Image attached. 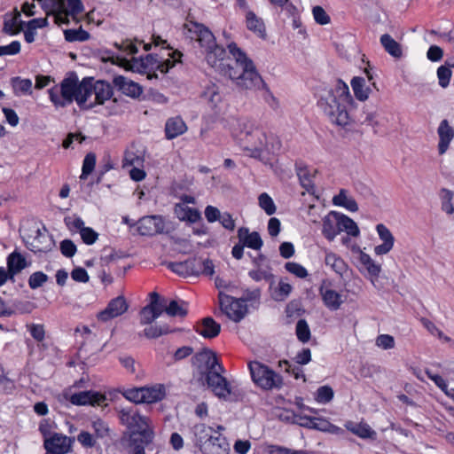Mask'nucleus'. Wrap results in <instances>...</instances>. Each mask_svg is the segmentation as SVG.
Wrapping results in <instances>:
<instances>
[{"label": "nucleus", "mask_w": 454, "mask_h": 454, "mask_svg": "<svg viewBox=\"0 0 454 454\" xmlns=\"http://www.w3.org/2000/svg\"><path fill=\"white\" fill-rule=\"evenodd\" d=\"M186 35L206 49V60L219 74L230 78L242 90H264L274 99L251 59L236 43L228 44L234 59L227 58L226 50L215 43L213 33L203 24L187 20L184 25Z\"/></svg>", "instance_id": "1"}, {"label": "nucleus", "mask_w": 454, "mask_h": 454, "mask_svg": "<svg viewBox=\"0 0 454 454\" xmlns=\"http://www.w3.org/2000/svg\"><path fill=\"white\" fill-rule=\"evenodd\" d=\"M231 136L241 149L251 158L261 159L264 152L278 155L281 151V140L272 132H265L251 121L238 120L231 127Z\"/></svg>", "instance_id": "2"}, {"label": "nucleus", "mask_w": 454, "mask_h": 454, "mask_svg": "<svg viewBox=\"0 0 454 454\" xmlns=\"http://www.w3.org/2000/svg\"><path fill=\"white\" fill-rule=\"evenodd\" d=\"M192 364L198 369L200 380L220 399L226 400L231 394V383L222 375L224 369L214 351L203 349L192 356Z\"/></svg>", "instance_id": "3"}, {"label": "nucleus", "mask_w": 454, "mask_h": 454, "mask_svg": "<svg viewBox=\"0 0 454 454\" xmlns=\"http://www.w3.org/2000/svg\"><path fill=\"white\" fill-rule=\"evenodd\" d=\"M49 98L55 108H64L76 102L81 110H85L90 98L87 77L79 81L75 73H70L59 84L48 90Z\"/></svg>", "instance_id": "4"}, {"label": "nucleus", "mask_w": 454, "mask_h": 454, "mask_svg": "<svg viewBox=\"0 0 454 454\" xmlns=\"http://www.w3.org/2000/svg\"><path fill=\"white\" fill-rule=\"evenodd\" d=\"M317 104L333 123L341 127L349 123L348 106H353L354 99L348 86L341 80H338L334 88L327 90Z\"/></svg>", "instance_id": "5"}, {"label": "nucleus", "mask_w": 454, "mask_h": 454, "mask_svg": "<svg viewBox=\"0 0 454 454\" xmlns=\"http://www.w3.org/2000/svg\"><path fill=\"white\" fill-rule=\"evenodd\" d=\"M169 58L162 59L157 54H148L145 58L140 59H133L131 68L137 70L138 73L146 74L147 78L152 80L157 78L156 71L161 74H166L172 68L176 63L180 62L182 52L176 50L168 53Z\"/></svg>", "instance_id": "6"}, {"label": "nucleus", "mask_w": 454, "mask_h": 454, "mask_svg": "<svg viewBox=\"0 0 454 454\" xmlns=\"http://www.w3.org/2000/svg\"><path fill=\"white\" fill-rule=\"evenodd\" d=\"M212 427L204 424L196 425L194 427V434L196 436V443L200 446L203 454H229L230 445L226 438L221 434L212 436Z\"/></svg>", "instance_id": "7"}, {"label": "nucleus", "mask_w": 454, "mask_h": 454, "mask_svg": "<svg viewBox=\"0 0 454 454\" xmlns=\"http://www.w3.org/2000/svg\"><path fill=\"white\" fill-rule=\"evenodd\" d=\"M252 381L262 390L280 389L283 385V377L268 365L250 361L247 364Z\"/></svg>", "instance_id": "8"}, {"label": "nucleus", "mask_w": 454, "mask_h": 454, "mask_svg": "<svg viewBox=\"0 0 454 454\" xmlns=\"http://www.w3.org/2000/svg\"><path fill=\"white\" fill-rule=\"evenodd\" d=\"M116 411L121 424L126 426L131 434L149 435V430L152 429L148 419L142 416L135 405L116 408Z\"/></svg>", "instance_id": "9"}, {"label": "nucleus", "mask_w": 454, "mask_h": 454, "mask_svg": "<svg viewBox=\"0 0 454 454\" xmlns=\"http://www.w3.org/2000/svg\"><path fill=\"white\" fill-rule=\"evenodd\" d=\"M218 300L222 312L234 322H239L247 313L245 300L233 298L222 291H219Z\"/></svg>", "instance_id": "10"}, {"label": "nucleus", "mask_w": 454, "mask_h": 454, "mask_svg": "<svg viewBox=\"0 0 454 454\" xmlns=\"http://www.w3.org/2000/svg\"><path fill=\"white\" fill-rule=\"evenodd\" d=\"M87 84L90 89V98L92 94H95V100L90 103L87 101L85 110L91 109L98 105H103L114 94L112 85L106 81L98 80L93 82L92 78L87 77Z\"/></svg>", "instance_id": "11"}, {"label": "nucleus", "mask_w": 454, "mask_h": 454, "mask_svg": "<svg viewBox=\"0 0 454 454\" xmlns=\"http://www.w3.org/2000/svg\"><path fill=\"white\" fill-rule=\"evenodd\" d=\"M74 437L54 432L43 441V448L49 454H67L72 451Z\"/></svg>", "instance_id": "12"}, {"label": "nucleus", "mask_w": 454, "mask_h": 454, "mask_svg": "<svg viewBox=\"0 0 454 454\" xmlns=\"http://www.w3.org/2000/svg\"><path fill=\"white\" fill-rule=\"evenodd\" d=\"M137 232L141 236H154L167 233L165 230V220L161 215H146L137 222Z\"/></svg>", "instance_id": "13"}, {"label": "nucleus", "mask_w": 454, "mask_h": 454, "mask_svg": "<svg viewBox=\"0 0 454 454\" xmlns=\"http://www.w3.org/2000/svg\"><path fill=\"white\" fill-rule=\"evenodd\" d=\"M35 236H29L27 239V248L35 254L47 253L54 246L52 237L48 233L46 228H37Z\"/></svg>", "instance_id": "14"}, {"label": "nucleus", "mask_w": 454, "mask_h": 454, "mask_svg": "<svg viewBox=\"0 0 454 454\" xmlns=\"http://www.w3.org/2000/svg\"><path fill=\"white\" fill-rule=\"evenodd\" d=\"M295 171L301 185L309 194L313 195L317 200H318L319 195L317 194L316 186L313 181L317 170L315 168H309V166L301 160H297L295 162Z\"/></svg>", "instance_id": "15"}, {"label": "nucleus", "mask_w": 454, "mask_h": 454, "mask_svg": "<svg viewBox=\"0 0 454 454\" xmlns=\"http://www.w3.org/2000/svg\"><path fill=\"white\" fill-rule=\"evenodd\" d=\"M249 277L254 281H261L262 279L270 283V295L275 301H284V280L280 278L276 286L275 276L268 271L262 270H252L248 272Z\"/></svg>", "instance_id": "16"}, {"label": "nucleus", "mask_w": 454, "mask_h": 454, "mask_svg": "<svg viewBox=\"0 0 454 454\" xmlns=\"http://www.w3.org/2000/svg\"><path fill=\"white\" fill-rule=\"evenodd\" d=\"M64 396L73 405L76 406L100 405L102 403L106 401L105 395L101 394L100 392L93 390L81 391L70 395L69 396L67 394H64Z\"/></svg>", "instance_id": "17"}, {"label": "nucleus", "mask_w": 454, "mask_h": 454, "mask_svg": "<svg viewBox=\"0 0 454 454\" xmlns=\"http://www.w3.org/2000/svg\"><path fill=\"white\" fill-rule=\"evenodd\" d=\"M129 309L126 299L123 296H118L112 299L106 308L101 310L97 317L99 321L107 322L124 314Z\"/></svg>", "instance_id": "18"}, {"label": "nucleus", "mask_w": 454, "mask_h": 454, "mask_svg": "<svg viewBox=\"0 0 454 454\" xmlns=\"http://www.w3.org/2000/svg\"><path fill=\"white\" fill-rule=\"evenodd\" d=\"M43 9H50L55 13L56 20L59 23L69 22V7L67 0H36Z\"/></svg>", "instance_id": "19"}, {"label": "nucleus", "mask_w": 454, "mask_h": 454, "mask_svg": "<svg viewBox=\"0 0 454 454\" xmlns=\"http://www.w3.org/2000/svg\"><path fill=\"white\" fill-rule=\"evenodd\" d=\"M330 286V282L324 280L319 286L318 292L325 306L330 310L335 311L340 308L343 301L341 295L338 292L331 289L329 287Z\"/></svg>", "instance_id": "20"}, {"label": "nucleus", "mask_w": 454, "mask_h": 454, "mask_svg": "<svg viewBox=\"0 0 454 454\" xmlns=\"http://www.w3.org/2000/svg\"><path fill=\"white\" fill-rule=\"evenodd\" d=\"M245 25L247 30L253 33L257 38L267 39V29L264 20L257 16L253 11H247L245 14Z\"/></svg>", "instance_id": "21"}, {"label": "nucleus", "mask_w": 454, "mask_h": 454, "mask_svg": "<svg viewBox=\"0 0 454 454\" xmlns=\"http://www.w3.org/2000/svg\"><path fill=\"white\" fill-rule=\"evenodd\" d=\"M194 331L205 339H214L221 332V325L213 317H207L194 325Z\"/></svg>", "instance_id": "22"}, {"label": "nucleus", "mask_w": 454, "mask_h": 454, "mask_svg": "<svg viewBox=\"0 0 454 454\" xmlns=\"http://www.w3.org/2000/svg\"><path fill=\"white\" fill-rule=\"evenodd\" d=\"M113 83L121 93L134 98H138L143 93V89L137 82L128 80L122 75L114 76Z\"/></svg>", "instance_id": "23"}, {"label": "nucleus", "mask_w": 454, "mask_h": 454, "mask_svg": "<svg viewBox=\"0 0 454 454\" xmlns=\"http://www.w3.org/2000/svg\"><path fill=\"white\" fill-rule=\"evenodd\" d=\"M376 231L380 239L383 241L382 244L374 247V253L377 255H383L390 252L394 247L395 238L389 229L383 223H379L376 226Z\"/></svg>", "instance_id": "24"}, {"label": "nucleus", "mask_w": 454, "mask_h": 454, "mask_svg": "<svg viewBox=\"0 0 454 454\" xmlns=\"http://www.w3.org/2000/svg\"><path fill=\"white\" fill-rule=\"evenodd\" d=\"M188 129L185 121L180 115L170 117L165 123V137L168 140H172L177 137L184 134Z\"/></svg>", "instance_id": "25"}, {"label": "nucleus", "mask_w": 454, "mask_h": 454, "mask_svg": "<svg viewBox=\"0 0 454 454\" xmlns=\"http://www.w3.org/2000/svg\"><path fill=\"white\" fill-rule=\"evenodd\" d=\"M352 250L359 253V262L366 270L368 275L370 276V279L373 284L374 281L377 280L380 277L381 265L375 262L368 254L361 251L358 247H353Z\"/></svg>", "instance_id": "26"}, {"label": "nucleus", "mask_w": 454, "mask_h": 454, "mask_svg": "<svg viewBox=\"0 0 454 454\" xmlns=\"http://www.w3.org/2000/svg\"><path fill=\"white\" fill-rule=\"evenodd\" d=\"M238 239L245 247L254 250H260L263 245L262 239L257 231H249L247 227H240L238 230Z\"/></svg>", "instance_id": "27"}, {"label": "nucleus", "mask_w": 454, "mask_h": 454, "mask_svg": "<svg viewBox=\"0 0 454 454\" xmlns=\"http://www.w3.org/2000/svg\"><path fill=\"white\" fill-rule=\"evenodd\" d=\"M437 133L439 136L438 151L442 155L448 150L450 143L454 137V129L447 120H442L437 129Z\"/></svg>", "instance_id": "28"}, {"label": "nucleus", "mask_w": 454, "mask_h": 454, "mask_svg": "<svg viewBox=\"0 0 454 454\" xmlns=\"http://www.w3.org/2000/svg\"><path fill=\"white\" fill-rule=\"evenodd\" d=\"M196 262L197 257L189 258L183 262H171L168 263V269L179 276H196Z\"/></svg>", "instance_id": "29"}, {"label": "nucleus", "mask_w": 454, "mask_h": 454, "mask_svg": "<svg viewBox=\"0 0 454 454\" xmlns=\"http://www.w3.org/2000/svg\"><path fill=\"white\" fill-rule=\"evenodd\" d=\"M142 403H154L161 401L166 395L163 385L142 387Z\"/></svg>", "instance_id": "30"}, {"label": "nucleus", "mask_w": 454, "mask_h": 454, "mask_svg": "<svg viewBox=\"0 0 454 454\" xmlns=\"http://www.w3.org/2000/svg\"><path fill=\"white\" fill-rule=\"evenodd\" d=\"M20 18V12L14 9L13 16L10 19H4L3 31L9 35H19L25 27V21L21 20Z\"/></svg>", "instance_id": "31"}, {"label": "nucleus", "mask_w": 454, "mask_h": 454, "mask_svg": "<svg viewBox=\"0 0 454 454\" xmlns=\"http://www.w3.org/2000/svg\"><path fill=\"white\" fill-rule=\"evenodd\" d=\"M345 427L347 430L362 439H375L377 435L376 432L364 422L356 423L353 421H348L345 424Z\"/></svg>", "instance_id": "32"}, {"label": "nucleus", "mask_w": 454, "mask_h": 454, "mask_svg": "<svg viewBox=\"0 0 454 454\" xmlns=\"http://www.w3.org/2000/svg\"><path fill=\"white\" fill-rule=\"evenodd\" d=\"M334 211H332L323 220L322 233L329 241H333L334 238L340 234L339 217L333 216Z\"/></svg>", "instance_id": "33"}, {"label": "nucleus", "mask_w": 454, "mask_h": 454, "mask_svg": "<svg viewBox=\"0 0 454 454\" xmlns=\"http://www.w3.org/2000/svg\"><path fill=\"white\" fill-rule=\"evenodd\" d=\"M174 212L180 221L194 223L201 219L200 212L197 208L189 207L183 204H176Z\"/></svg>", "instance_id": "34"}, {"label": "nucleus", "mask_w": 454, "mask_h": 454, "mask_svg": "<svg viewBox=\"0 0 454 454\" xmlns=\"http://www.w3.org/2000/svg\"><path fill=\"white\" fill-rule=\"evenodd\" d=\"M153 436V430H149V435L138 434V433L131 434L130 448L132 454H145V448L152 442Z\"/></svg>", "instance_id": "35"}, {"label": "nucleus", "mask_w": 454, "mask_h": 454, "mask_svg": "<svg viewBox=\"0 0 454 454\" xmlns=\"http://www.w3.org/2000/svg\"><path fill=\"white\" fill-rule=\"evenodd\" d=\"M26 258L19 252L13 251L7 257V270L12 278L27 267Z\"/></svg>", "instance_id": "36"}, {"label": "nucleus", "mask_w": 454, "mask_h": 454, "mask_svg": "<svg viewBox=\"0 0 454 454\" xmlns=\"http://www.w3.org/2000/svg\"><path fill=\"white\" fill-rule=\"evenodd\" d=\"M383 49L393 58L401 59L403 57L402 45L396 42L390 35L384 34L380 39Z\"/></svg>", "instance_id": "37"}, {"label": "nucleus", "mask_w": 454, "mask_h": 454, "mask_svg": "<svg viewBox=\"0 0 454 454\" xmlns=\"http://www.w3.org/2000/svg\"><path fill=\"white\" fill-rule=\"evenodd\" d=\"M333 216L339 217L340 233L345 231L348 235L352 237L359 236V228L353 219L341 213H333Z\"/></svg>", "instance_id": "38"}, {"label": "nucleus", "mask_w": 454, "mask_h": 454, "mask_svg": "<svg viewBox=\"0 0 454 454\" xmlns=\"http://www.w3.org/2000/svg\"><path fill=\"white\" fill-rule=\"evenodd\" d=\"M333 203L335 206L345 207L351 212H356L358 210L356 201L353 198L348 197L347 191L345 189H341L339 194L333 198Z\"/></svg>", "instance_id": "39"}, {"label": "nucleus", "mask_w": 454, "mask_h": 454, "mask_svg": "<svg viewBox=\"0 0 454 454\" xmlns=\"http://www.w3.org/2000/svg\"><path fill=\"white\" fill-rule=\"evenodd\" d=\"M325 262L327 266L339 275H342L347 270V264L343 259L332 252H326Z\"/></svg>", "instance_id": "40"}, {"label": "nucleus", "mask_w": 454, "mask_h": 454, "mask_svg": "<svg viewBox=\"0 0 454 454\" xmlns=\"http://www.w3.org/2000/svg\"><path fill=\"white\" fill-rule=\"evenodd\" d=\"M351 86L356 99L364 101L368 98L370 89L365 85V80L363 77L355 76L351 80Z\"/></svg>", "instance_id": "41"}, {"label": "nucleus", "mask_w": 454, "mask_h": 454, "mask_svg": "<svg viewBox=\"0 0 454 454\" xmlns=\"http://www.w3.org/2000/svg\"><path fill=\"white\" fill-rule=\"evenodd\" d=\"M176 329L171 328L168 325L164 324L160 325H150L144 329V335L147 339H156L161 335L175 333Z\"/></svg>", "instance_id": "42"}, {"label": "nucleus", "mask_w": 454, "mask_h": 454, "mask_svg": "<svg viewBox=\"0 0 454 454\" xmlns=\"http://www.w3.org/2000/svg\"><path fill=\"white\" fill-rule=\"evenodd\" d=\"M64 38L68 43L86 42L90 38V34L80 27L77 29L64 30Z\"/></svg>", "instance_id": "43"}, {"label": "nucleus", "mask_w": 454, "mask_h": 454, "mask_svg": "<svg viewBox=\"0 0 454 454\" xmlns=\"http://www.w3.org/2000/svg\"><path fill=\"white\" fill-rule=\"evenodd\" d=\"M91 429L93 431V435L96 439L105 440L110 435V429L106 421L101 419H97L91 422Z\"/></svg>", "instance_id": "44"}, {"label": "nucleus", "mask_w": 454, "mask_h": 454, "mask_svg": "<svg viewBox=\"0 0 454 454\" xmlns=\"http://www.w3.org/2000/svg\"><path fill=\"white\" fill-rule=\"evenodd\" d=\"M150 303L148 304L149 308L155 312V315L159 317L163 311L166 312L167 301L165 299H161L160 295L153 292L150 294Z\"/></svg>", "instance_id": "45"}, {"label": "nucleus", "mask_w": 454, "mask_h": 454, "mask_svg": "<svg viewBox=\"0 0 454 454\" xmlns=\"http://www.w3.org/2000/svg\"><path fill=\"white\" fill-rule=\"evenodd\" d=\"M440 198L442 210L448 215H452L454 213V206L452 204L453 192L446 188H442L440 191Z\"/></svg>", "instance_id": "46"}, {"label": "nucleus", "mask_w": 454, "mask_h": 454, "mask_svg": "<svg viewBox=\"0 0 454 454\" xmlns=\"http://www.w3.org/2000/svg\"><path fill=\"white\" fill-rule=\"evenodd\" d=\"M166 313L171 317H184L188 313L187 304L184 301L180 304L178 301L172 300L167 305Z\"/></svg>", "instance_id": "47"}, {"label": "nucleus", "mask_w": 454, "mask_h": 454, "mask_svg": "<svg viewBox=\"0 0 454 454\" xmlns=\"http://www.w3.org/2000/svg\"><path fill=\"white\" fill-rule=\"evenodd\" d=\"M295 333L297 339L302 343H307L310 340V329L305 319L301 318L298 320L295 326Z\"/></svg>", "instance_id": "48"}, {"label": "nucleus", "mask_w": 454, "mask_h": 454, "mask_svg": "<svg viewBox=\"0 0 454 454\" xmlns=\"http://www.w3.org/2000/svg\"><path fill=\"white\" fill-rule=\"evenodd\" d=\"M286 11L290 12L293 16V27L294 29H298V34L302 35L303 38L306 37V29L302 26L300 16L295 12L296 8L293 5V4L289 3V0H286Z\"/></svg>", "instance_id": "49"}, {"label": "nucleus", "mask_w": 454, "mask_h": 454, "mask_svg": "<svg viewBox=\"0 0 454 454\" xmlns=\"http://www.w3.org/2000/svg\"><path fill=\"white\" fill-rule=\"evenodd\" d=\"M196 263V276L204 274L206 276H212L215 273V266L210 259H201L197 257Z\"/></svg>", "instance_id": "50"}, {"label": "nucleus", "mask_w": 454, "mask_h": 454, "mask_svg": "<svg viewBox=\"0 0 454 454\" xmlns=\"http://www.w3.org/2000/svg\"><path fill=\"white\" fill-rule=\"evenodd\" d=\"M334 396V392L333 388L325 385L319 387L315 394V400L319 403H327L333 400Z\"/></svg>", "instance_id": "51"}, {"label": "nucleus", "mask_w": 454, "mask_h": 454, "mask_svg": "<svg viewBox=\"0 0 454 454\" xmlns=\"http://www.w3.org/2000/svg\"><path fill=\"white\" fill-rule=\"evenodd\" d=\"M258 203L260 207L263 209L268 215H272L275 214L276 206L273 200L268 193L262 192L260 194L258 197Z\"/></svg>", "instance_id": "52"}, {"label": "nucleus", "mask_w": 454, "mask_h": 454, "mask_svg": "<svg viewBox=\"0 0 454 454\" xmlns=\"http://www.w3.org/2000/svg\"><path fill=\"white\" fill-rule=\"evenodd\" d=\"M12 84L15 92H21L23 94H30L32 92V82L30 79H22L19 76L13 77Z\"/></svg>", "instance_id": "53"}, {"label": "nucleus", "mask_w": 454, "mask_h": 454, "mask_svg": "<svg viewBox=\"0 0 454 454\" xmlns=\"http://www.w3.org/2000/svg\"><path fill=\"white\" fill-rule=\"evenodd\" d=\"M77 441L85 449H92L98 446V440L88 431L82 430L77 435Z\"/></svg>", "instance_id": "54"}, {"label": "nucleus", "mask_w": 454, "mask_h": 454, "mask_svg": "<svg viewBox=\"0 0 454 454\" xmlns=\"http://www.w3.org/2000/svg\"><path fill=\"white\" fill-rule=\"evenodd\" d=\"M96 155L93 153H89L83 159L81 178H86L95 168Z\"/></svg>", "instance_id": "55"}, {"label": "nucleus", "mask_w": 454, "mask_h": 454, "mask_svg": "<svg viewBox=\"0 0 454 454\" xmlns=\"http://www.w3.org/2000/svg\"><path fill=\"white\" fill-rule=\"evenodd\" d=\"M48 280V276L43 271L32 273L28 278V286L31 289L41 287Z\"/></svg>", "instance_id": "56"}, {"label": "nucleus", "mask_w": 454, "mask_h": 454, "mask_svg": "<svg viewBox=\"0 0 454 454\" xmlns=\"http://www.w3.org/2000/svg\"><path fill=\"white\" fill-rule=\"evenodd\" d=\"M312 14L315 21L319 25H326L330 23L331 18L323 7L317 5L312 8Z\"/></svg>", "instance_id": "57"}, {"label": "nucleus", "mask_w": 454, "mask_h": 454, "mask_svg": "<svg viewBox=\"0 0 454 454\" xmlns=\"http://www.w3.org/2000/svg\"><path fill=\"white\" fill-rule=\"evenodd\" d=\"M451 74V70L446 66L439 67L437 69L439 85L442 88H446L450 84Z\"/></svg>", "instance_id": "58"}, {"label": "nucleus", "mask_w": 454, "mask_h": 454, "mask_svg": "<svg viewBox=\"0 0 454 454\" xmlns=\"http://www.w3.org/2000/svg\"><path fill=\"white\" fill-rule=\"evenodd\" d=\"M286 270L294 274L299 278H305L309 275L308 270L302 265L297 262H286Z\"/></svg>", "instance_id": "59"}, {"label": "nucleus", "mask_w": 454, "mask_h": 454, "mask_svg": "<svg viewBox=\"0 0 454 454\" xmlns=\"http://www.w3.org/2000/svg\"><path fill=\"white\" fill-rule=\"evenodd\" d=\"M80 235L83 243L89 246L93 245L98 239V233L91 227H85L81 230Z\"/></svg>", "instance_id": "60"}, {"label": "nucleus", "mask_w": 454, "mask_h": 454, "mask_svg": "<svg viewBox=\"0 0 454 454\" xmlns=\"http://www.w3.org/2000/svg\"><path fill=\"white\" fill-rule=\"evenodd\" d=\"M425 372L428 379H430L442 391H443L446 395H450L448 383L442 376L433 373L428 369H427Z\"/></svg>", "instance_id": "61"}, {"label": "nucleus", "mask_w": 454, "mask_h": 454, "mask_svg": "<svg viewBox=\"0 0 454 454\" xmlns=\"http://www.w3.org/2000/svg\"><path fill=\"white\" fill-rule=\"evenodd\" d=\"M142 387H133L125 389L121 394L129 401L134 403H142Z\"/></svg>", "instance_id": "62"}, {"label": "nucleus", "mask_w": 454, "mask_h": 454, "mask_svg": "<svg viewBox=\"0 0 454 454\" xmlns=\"http://www.w3.org/2000/svg\"><path fill=\"white\" fill-rule=\"evenodd\" d=\"M76 250V246L71 239H64L60 242V252L64 256L71 258L75 254Z\"/></svg>", "instance_id": "63"}, {"label": "nucleus", "mask_w": 454, "mask_h": 454, "mask_svg": "<svg viewBox=\"0 0 454 454\" xmlns=\"http://www.w3.org/2000/svg\"><path fill=\"white\" fill-rule=\"evenodd\" d=\"M21 45L19 41H12L7 45L0 46V57L4 55H16L20 52Z\"/></svg>", "instance_id": "64"}]
</instances>
